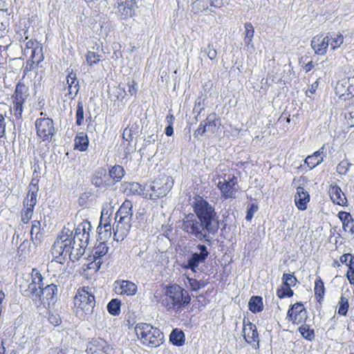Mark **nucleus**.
Wrapping results in <instances>:
<instances>
[{
	"mask_svg": "<svg viewBox=\"0 0 354 354\" xmlns=\"http://www.w3.org/2000/svg\"><path fill=\"white\" fill-rule=\"evenodd\" d=\"M352 256L350 254H344L340 257V261L350 266L352 265Z\"/></svg>",
	"mask_w": 354,
	"mask_h": 354,
	"instance_id": "obj_60",
	"label": "nucleus"
},
{
	"mask_svg": "<svg viewBox=\"0 0 354 354\" xmlns=\"http://www.w3.org/2000/svg\"><path fill=\"white\" fill-rule=\"evenodd\" d=\"M327 39H328L329 46L333 50H335L340 47L344 42V37L340 33H333L327 35Z\"/></svg>",
	"mask_w": 354,
	"mask_h": 354,
	"instance_id": "obj_36",
	"label": "nucleus"
},
{
	"mask_svg": "<svg viewBox=\"0 0 354 354\" xmlns=\"http://www.w3.org/2000/svg\"><path fill=\"white\" fill-rule=\"evenodd\" d=\"M348 308V299L342 296L339 301L338 314L341 315H346Z\"/></svg>",
	"mask_w": 354,
	"mask_h": 354,
	"instance_id": "obj_47",
	"label": "nucleus"
},
{
	"mask_svg": "<svg viewBox=\"0 0 354 354\" xmlns=\"http://www.w3.org/2000/svg\"><path fill=\"white\" fill-rule=\"evenodd\" d=\"M115 93L118 100H122L127 94L124 87L120 84L115 89Z\"/></svg>",
	"mask_w": 354,
	"mask_h": 354,
	"instance_id": "obj_56",
	"label": "nucleus"
},
{
	"mask_svg": "<svg viewBox=\"0 0 354 354\" xmlns=\"http://www.w3.org/2000/svg\"><path fill=\"white\" fill-rule=\"evenodd\" d=\"M6 131V122L4 116L0 113V138L3 137Z\"/></svg>",
	"mask_w": 354,
	"mask_h": 354,
	"instance_id": "obj_61",
	"label": "nucleus"
},
{
	"mask_svg": "<svg viewBox=\"0 0 354 354\" xmlns=\"http://www.w3.org/2000/svg\"><path fill=\"white\" fill-rule=\"evenodd\" d=\"M337 217L342 223V227L345 232L350 235L354 234V218L349 212L340 211Z\"/></svg>",
	"mask_w": 354,
	"mask_h": 354,
	"instance_id": "obj_25",
	"label": "nucleus"
},
{
	"mask_svg": "<svg viewBox=\"0 0 354 354\" xmlns=\"http://www.w3.org/2000/svg\"><path fill=\"white\" fill-rule=\"evenodd\" d=\"M136 86L137 84L133 80L128 82V92L130 95H134L137 93Z\"/></svg>",
	"mask_w": 354,
	"mask_h": 354,
	"instance_id": "obj_58",
	"label": "nucleus"
},
{
	"mask_svg": "<svg viewBox=\"0 0 354 354\" xmlns=\"http://www.w3.org/2000/svg\"><path fill=\"white\" fill-rule=\"evenodd\" d=\"M124 186V192L126 193L140 195L145 198L146 186L142 187L140 184L136 182L127 183Z\"/></svg>",
	"mask_w": 354,
	"mask_h": 354,
	"instance_id": "obj_30",
	"label": "nucleus"
},
{
	"mask_svg": "<svg viewBox=\"0 0 354 354\" xmlns=\"http://www.w3.org/2000/svg\"><path fill=\"white\" fill-rule=\"evenodd\" d=\"M175 120V118L173 114L169 113L166 117V122L168 125H173Z\"/></svg>",
	"mask_w": 354,
	"mask_h": 354,
	"instance_id": "obj_64",
	"label": "nucleus"
},
{
	"mask_svg": "<svg viewBox=\"0 0 354 354\" xmlns=\"http://www.w3.org/2000/svg\"><path fill=\"white\" fill-rule=\"evenodd\" d=\"M205 1H208L209 5L212 7L214 8H221L223 5V0H205Z\"/></svg>",
	"mask_w": 354,
	"mask_h": 354,
	"instance_id": "obj_62",
	"label": "nucleus"
},
{
	"mask_svg": "<svg viewBox=\"0 0 354 354\" xmlns=\"http://www.w3.org/2000/svg\"><path fill=\"white\" fill-rule=\"evenodd\" d=\"M237 178L234 171L227 169L218 176L217 186L225 198H234L238 191Z\"/></svg>",
	"mask_w": 354,
	"mask_h": 354,
	"instance_id": "obj_8",
	"label": "nucleus"
},
{
	"mask_svg": "<svg viewBox=\"0 0 354 354\" xmlns=\"http://www.w3.org/2000/svg\"><path fill=\"white\" fill-rule=\"evenodd\" d=\"M74 149L80 151H85L88 147V138L84 132L78 133L75 138Z\"/></svg>",
	"mask_w": 354,
	"mask_h": 354,
	"instance_id": "obj_31",
	"label": "nucleus"
},
{
	"mask_svg": "<svg viewBox=\"0 0 354 354\" xmlns=\"http://www.w3.org/2000/svg\"><path fill=\"white\" fill-rule=\"evenodd\" d=\"M193 207L195 216L204 223L208 229V233L214 234L219 227L214 208L200 196L194 198Z\"/></svg>",
	"mask_w": 354,
	"mask_h": 354,
	"instance_id": "obj_2",
	"label": "nucleus"
},
{
	"mask_svg": "<svg viewBox=\"0 0 354 354\" xmlns=\"http://www.w3.org/2000/svg\"><path fill=\"white\" fill-rule=\"evenodd\" d=\"M100 56L95 52L88 51L86 55V62L90 66L97 64L100 60Z\"/></svg>",
	"mask_w": 354,
	"mask_h": 354,
	"instance_id": "obj_50",
	"label": "nucleus"
},
{
	"mask_svg": "<svg viewBox=\"0 0 354 354\" xmlns=\"http://www.w3.org/2000/svg\"><path fill=\"white\" fill-rule=\"evenodd\" d=\"M115 205V203H113V201H111L109 203H104L102 206L101 216L109 218L112 214L113 209Z\"/></svg>",
	"mask_w": 354,
	"mask_h": 354,
	"instance_id": "obj_46",
	"label": "nucleus"
},
{
	"mask_svg": "<svg viewBox=\"0 0 354 354\" xmlns=\"http://www.w3.org/2000/svg\"><path fill=\"white\" fill-rule=\"evenodd\" d=\"M182 229L200 241L205 239L209 234L208 229L204 223L200 221L194 214H189L185 216L183 220Z\"/></svg>",
	"mask_w": 354,
	"mask_h": 354,
	"instance_id": "obj_9",
	"label": "nucleus"
},
{
	"mask_svg": "<svg viewBox=\"0 0 354 354\" xmlns=\"http://www.w3.org/2000/svg\"><path fill=\"white\" fill-rule=\"evenodd\" d=\"M351 165L347 160H343L337 166V172L341 175H346Z\"/></svg>",
	"mask_w": 354,
	"mask_h": 354,
	"instance_id": "obj_48",
	"label": "nucleus"
},
{
	"mask_svg": "<svg viewBox=\"0 0 354 354\" xmlns=\"http://www.w3.org/2000/svg\"><path fill=\"white\" fill-rule=\"evenodd\" d=\"M344 116L351 125H354V102L349 103L345 108Z\"/></svg>",
	"mask_w": 354,
	"mask_h": 354,
	"instance_id": "obj_44",
	"label": "nucleus"
},
{
	"mask_svg": "<svg viewBox=\"0 0 354 354\" xmlns=\"http://www.w3.org/2000/svg\"><path fill=\"white\" fill-rule=\"evenodd\" d=\"M258 207L254 204L251 205L250 207L247 212V214L245 216L246 220L251 221L253 218L254 214L257 211Z\"/></svg>",
	"mask_w": 354,
	"mask_h": 354,
	"instance_id": "obj_57",
	"label": "nucleus"
},
{
	"mask_svg": "<svg viewBox=\"0 0 354 354\" xmlns=\"http://www.w3.org/2000/svg\"><path fill=\"white\" fill-rule=\"evenodd\" d=\"M209 10L212 12L209 3L205 0H196L192 4V11L195 13Z\"/></svg>",
	"mask_w": 354,
	"mask_h": 354,
	"instance_id": "obj_39",
	"label": "nucleus"
},
{
	"mask_svg": "<svg viewBox=\"0 0 354 354\" xmlns=\"http://www.w3.org/2000/svg\"><path fill=\"white\" fill-rule=\"evenodd\" d=\"M326 156V153L325 151V145H324L319 150L315 151L313 155L308 156L305 159V163L310 167V169H313L318 165L321 164L324 158Z\"/></svg>",
	"mask_w": 354,
	"mask_h": 354,
	"instance_id": "obj_28",
	"label": "nucleus"
},
{
	"mask_svg": "<svg viewBox=\"0 0 354 354\" xmlns=\"http://www.w3.org/2000/svg\"><path fill=\"white\" fill-rule=\"evenodd\" d=\"M35 127L37 136L43 140L50 139L54 134L53 122L48 118H38Z\"/></svg>",
	"mask_w": 354,
	"mask_h": 354,
	"instance_id": "obj_14",
	"label": "nucleus"
},
{
	"mask_svg": "<svg viewBox=\"0 0 354 354\" xmlns=\"http://www.w3.org/2000/svg\"><path fill=\"white\" fill-rule=\"evenodd\" d=\"M253 37H250V39H247V37L244 38V42L245 44L247 50L252 52L254 50V45L252 44Z\"/></svg>",
	"mask_w": 354,
	"mask_h": 354,
	"instance_id": "obj_63",
	"label": "nucleus"
},
{
	"mask_svg": "<svg viewBox=\"0 0 354 354\" xmlns=\"http://www.w3.org/2000/svg\"><path fill=\"white\" fill-rule=\"evenodd\" d=\"M40 227L41 223L39 221L35 220L32 222V226H31V230H30V234L32 239H37L39 237V234L40 232Z\"/></svg>",
	"mask_w": 354,
	"mask_h": 354,
	"instance_id": "obj_51",
	"label": "nucleus"
},
{
	"mask_svg": "<svg viewBox=\"0 0 354 354\" xmlns=\"http://www.w3.org/2000/svg\"><path fill=\"white\" fill-rule=\"evenodd\" d=\"M183 281L185 287L193 291H197L205 286L204 281H198L187 276H185Z\"/></svg>",
	"mask_w": 354,
	"mask_h": 354,
	"instance_id": "obj_34",
	"label": "nucleus"
},
{
	"mask_svg": "<svg viewBox=\"0 0 354 354\" xmlns=\"http://www.w3.org/2000/svg\"><path fill=\"white\" fill-rule=\"evenodd\" d=\"M310 201V195L303 187H298L295 195V203L299 210H305Z\"/></svg>",
	"mask_w": 354,
	"mask_h": 354,
	"instance_id": "obj_26",
	"label": "nucleus"
},
{
	"mask_svg": "<svg viewBox=\"0 0 354 354\" xmlns=\"http://www.w3.org/2000/svg\"><path fill=\"white\" fill-rule=\"evenodd\" d=\"M84 121V107L81 102L77 103V111H76V124L78 126L82 124Z\"/></svg>",
	"mask_w": 354,
	"mask_h": 354,
	"instance_id": "obj_49",
	"label": "nucleus"
},
{
	"mask_svg": "<svg viewBox=\"0 0 354 354\" xmlns=\"http://www.w3.org/2000/svg\"><path fill=\"white\" fill-rule=\"evenodd\" d=\"M243 333L244 339L248 344L257 342L259 344V337L255 325L250 323L245 326L243 328Z\"/></svg>",
	"mask_w": 354,
	"mask_h": 354,
	"instance_id": "obj_29",
	"label": "nucleus"
},
{
	"mask_svg": "<svg viewBox=\"0 0 354 354\" xmlns=\"http://www.w3.org/2000/svg\"><path fill=\"white\" fill-rule=\"evenodd\" d=\"M29 94L28 88L24 85H17L15 93V99L13 101L12 109L14 111L15 116L18 118L21 117L23 113V104L26 102Z\"/></svg>",
	"mask_w": 354,
	"mask_h": 354,
	"instance_id": "obj_13",
	"label": "nucleus"
},
{
	"mask_svg": "<svg viewBox=\"0 0 354 354\" xmlns=\"http://www.w3.org/2000/svg\"><path fill=\"white\" fill-rule=\"evenodd\" d=\"M328 194L333 203L345 206L347 204V199L342 189L335 183L330 185Z\"/></svg>",
	"mask_w": 354,
	"mask_h": 354,
	"instance_id": "obj_22",
	"label": "nucleus"
},
{
	"mask_svg": "<svg viewBox=\"0 0 354 354\" xmlns=\"http://www.w3.org/2000/svg\"><path fill=\"white\" fill-rule=\"evenodd\" d=\"M287 317L296 324L303 322L306 318V311L303 304L297 302L292 305L288 310Z\"/></svg>",
	"mask_w": 354,
	"mask_h": 354,
	"instance_id": "obj_20",
	"label": "nucleus"
},
{
	"mask_svg": "<svg viewBox=\"0 0 354 354\" xmlns=\"http://www.w3.org/2000/svg\"><path fill=\"white\" fill-rule=\"evenodd\" d=\"M109 248L104 242H100L92 250L93 261L100 263V259L108 252Z\"/></svg>",
	"mask_w": 354,
	"mask_h": 354,
	"instance_id": "obj_32",
	"label": "nucleus"
},
{
	"mask_svg": "<svg viewBox=\"0 0 354 354\" xmlns=\"http://www.w3.org/2000/svg\"><path fill=\"white\" fill-rule=\"evenodd\" d=\"M282 282L288 284L289 286H295L297 284V280L292 274L284 273L282 276Z\"/></svg>",
	"mask_w": 354,
	"mask_h": 354,
	"instance_id": "obj_52",
	"label": "nucleus"
},
{
	"mask_svg": "<svg viewBox=\"0 0 354 354\" xmlns=\"http://www.w3.org/2000/svg\"><path fill=\"white\" fill-rule=\"evenodd\" d=\"M162 304L169 309H180L190 302L191 298L187 290L178 285H171L166 288Z\"/></svg>",
	"mask_w": 354,
	"mask_h": 354,
	"instance_id": "obj_5",
	"label": "nucleus"
},
{
	"mask_svg": "<svg viewBox=\"0 0 354 354\" xmlns=\"http://www.w3.org/2000/svg\"><path fill=\"white\" fill-rule=\"evenodd\" d=\"M61 244L62 242L55 241L53 245L52 254L54 259L51 261L50 266H53L55 263L62 264L66 256L70 258V253L65 252V249Z\"/></svg>",
	"mask_w": 354,
	"mask_h": 354,
	"instance_id": "obj_27",
	"label": "nucleus"
},
{
	"mask_svg": "<svg viewBox=\"0 0 354 354\" xmlns=\"http://www.w3.org/2000/svg\"><path fill=\"white\" fill-rule=\"evenodd\" d=\"M124 175V170L120 165H115L109 170V176L115 182L120 181Z\"/></svg>",
	"mask_w": 354,
	"mask_h": 354,
	"instance_id": "obj_41",
	"label": "nucleus"
},
{
	"mask_svg": "<svg viewBox=\"0 0 354 354\" xmlns=\"http://www.w3.org/2000/svg\"><path fill=\"white\" fill-rule=\"evenodd\" d=\"M120 301L117 299H113L109 301L107 305V309L110 314L113 315H118L120 312Z\"/></svg>",
	"mask_w": 354,
	"mask_h": 354,
	"instance_id": "obj_42",
	"label": "nucleus"
},
{
	"mask_svg": "<svg viewBox=\"0 0 354 354\" xmlns=\"http://www.w3.org/2000/svg\"><path fill=\"white\" fill-rule=\"evenodd\" d=\"M115 292L121 296L131 297L138 292L137 285L131 281L118 279L113 283Z\"/></svg>",
	"mask_w": 354,
	"mask_h": 354,
	"instance_id": "obj_15",
	"label": "nucleus"
},
{
	"mask_svg": "<svg viewBox=\"0 0 354 354\" xmlns=\"http://www.w3.org/2000/svg\"><path fill=\"white\" fill-rule=\"evenodd\" d=\"M110 217L101 216L100 225L98 226L99 234H104V238H108L111 235V225L110 222Z\"/></svg>",
	"mask_w": 354,
	"mask_h": 354,
	"instance_id": "obj_33",
	"label": "nucleus"
},
{
	"mask_svg": "<svg viewBox=\"0 0 354 354\" xmlns=\"http://www.w3.org/2000/svg\"><path fill=\"white\" fill-rule=\"evenodd\" d=\"M106 170L102 169L100 170H97L95 172L94 177L92 178V183L93 185L98 187H104L106 183Z\"/></svg>",
	"mask_w": 354,
	"mask_h": 354,
	"instance_id": "obj_35",
	"label": "nucleus"
},
{
	"mask_svg": "<svg viewBox=\"0 0 354 354\" xmlns=\"http://www.w3.org/2000/svg\"><path fill=\"white\" fill-rule=\"evenodd\" d=\"M249 308L252 313H259L263 310V301L261 297H252L249 301Z\"/></svg>",
	"mask_w": 354,
	"mask_h": 354,
	"instance_id": "obj_38",
	"label": "nucleus"
},
{
	"mask_svg": "<svg viewBox=\"0 0 354 354\" xmlns=\"http://www.w3.org/2000/svg\"><path fill=\"white\" fill-rule=\"evenodd\" d=\"M48 321L50 324H52L54 326H59L62 321L61 318L57 314L51 313L48 316Z\"/></svg>",
	"mask_w": 354,
	"mask_h": 354,
	"instance_id": "obj_55",
	"label": "nucleus"
},
{
	"mask_svg": "<svg viewBox=\"0 0 354 354\" xmlns=\"http://www.w3.org/2000/svg\"><path fill=\"white\" fill-rule=\"evenodd\" d=\"M204 52L206 53L207 57L213 60L216 59L217 56V52L214 46V45L211 43H209L207 48L204 49Z\"/></svg>",
	"mask_w": 354,
	"mask_h": 354,
	"instance_id": "obj_53",
	"label": "nucleus"
},
{
	"mask_svg": "<svg viewBox=\"0 0 354 354\" xmlns=\"http://www.w3.org/2000/svg\"><path fill=\"white\" fill-rule=\"evenodd\" d=\"M219 126L220 122L216 113H211L200 123L199 127L194 131V136L195 138H198L205 133L214 135L217 132Z\"/></svg>",
	"mask_w": 354,
	"mask_h": 354,
	"instance_id": "obj_12",
	"label": "nucleus"
},
{
	"mask_svg": "<svg viewBox=\"0 0 354 354\" xmlns=\"http://www.w3.org/2000/svg\"><path fill=\"white\" fill-rule=\"evenodd\" d=\"M94 289L84 286L77 289L74 297V313L80 319H88L93 314L95 306Z\"/></svg>",
	"mask_w": 354,
	"mask_h": 354,
	"instance_id": "obj_1",
	"label": "nucleus"
},
{
	"mask_svg": "<svg viewBox=\"0 0 354 354\" xmlns=\"http://www.w3.org/2000/svg\"><path fill=\"white\" fill-rule=\"evenodd\" d=\"M196 249L198 252L193 253L187 263H182V268L185 270L190 269L192 272H196L199 264L205 261L209 255L207 247L205 245H198Z\"/></svg>",
	"mask_w": 354,
	"mask_h": 354,
	"instance_id": "obj_11",
	"label": "nucleus"
},
{
	"mask_svg": "<svg viewBox=\"0 0 354 354\" xmlns=\"http://www.w3.org/2000/svg\"><path fill=\"white\" fill-rule=\"evenodd\" d=\"M173 179L170 176H164L154 180L149 186L146 185L145 198L157 200L167 195L173 187Z\"/></svg>",
	"mask_w": 354,
	"mask_h": 354,
	"instance_id": "obj_7",
	"label": "nucleus"
},
{
	"mask_svg": "<svg viewBox=\"0 0 354 354\" xmlns=\"http://www.w3.org/2000/svg\"><path fill=\"white\" fill-rule=\"evenodd\" d=\"M346 277L351 285L354 286V268L350 265L346 273Z\"/></svg>",
	"mask_w": 354,
	"mask_h": 354,
	"instance_id": "obj_59",
	"label": "nucleus"
},
{
	"mask_svg": "<svg viewBox=\"0 0 354 354\" xmlns=\"http://www.w3.org/2000/svg\"><path fill=\"white\" fill-rule=\"evenodd\" d=\"M299 331L301 335L308 340H312L314 337L313 330L310 329V327L307 324H303L299 328Z\"/></svg>",
	"mask_w": 354,
	"mask_h": 354,
	"instance_id": "obj_43",
	"label": "nucleus"
},
{
	"mask_svg": "<svg viewBox=\"0 0 354 354\" xmlns=\"http://www.w3.org/2000/svg\"><path fill=\"white\" fill-rule=\"evenodd\" d=\"M75 239L77 238L73 236V231L64 227L55 241L62 242V247L65 249V252L70 253V259L72 261L78 259L84 252L80 243L76 244Z\"/></svg>",
	"mask_w": 354,
	"mask_h": 354,
	"instance_id": "obj_6",
	"label": "nucleus"
},
{
	"mask_svg": "<svg viewBox=\"0 0 354 354\" xmlns=\"http://www.w3.org/2000/svg\"><path fill=\"white\" fill-rule=\"evenodd\" d=\"M66 76V82L64 89H67L68 95L69 98L73 99L77 94L80 89L79 81L77 78V75L72 69L68 68Z\"/></svg>",
	"mask_w": 354,
	"mask_h": 354,
	"instance_id": "obj_21",
	"label": "nucleus"
},
{
	"mask_svg": "<svg viewBox=\"0 0 354 354\" xmlns=\"http://www.w3.org/2000/svg\"><path fill=\"white\" fill-rule=\"evenodd\" d=\"M325 292V288L324 285V282L322 281L321 279H316L315 282V294L317 297H319V299H322Z\"/></svg>",
	"mask_w": 354,
	"mask_h": 354,
	"instance_id": "obj_45",
	"label": "nucleus"
},
{
	"mask_svg": "<svg viewBox=\"0 0 354 354\" xmlns=\"http://www.w3.org/2000/svg\"><path fill=\"white\" fill-rule=\"evenodd\" d=\"M31 277L32 281L29 284L27 291L29 292V295L32 300L37 301V299H41V295L39 294L38 290L41 289V287L44 285L43 283V277L37 269H32Z\"/></svg>",
	"mask_w": 354,
	"mask_h": 354,
	"instance_id": "obj_16",
	"label": "nucleus"
},
{
	"mask_svg": "<svg viewBox=\"0 0 354 354\" xmlns=\"http://www.w3.org/2000/svg\"><path fill=\"white\" fill-rule=\"evenodd\" d=\"M335 91L340 97L353 95L354 93V77H349L346 81L338 82L335 87Z\"/></svg>",
	"mask_w": 354,
	"mask_h": 354,
	"instance_id": "obj_23",
	"label": "nucleus"
},
{
	"mask_svg": "<svg viewBox=\"0 0 354 354\" xmlns=\"http://www.w3.org/2000/svg\"><path fill=\"white\" fill-rule=\"evenodd\" d=\"M28 193L24 201V208L21 211V221L28 223L32 217L33 209L37 203V196L39 187L32 182L28 187Z\"/></svg>",
	"mask_w": 354,
	"mask_h": 354,
	"instance_id": "obj_10",
	"label": "nucleus"
},
{
	"mask_svg": "<svg viewBox=\"0 0 354 354\" xmlns=\"http://www.w3.org/2000/svg\"><path fill=\"white\" fill-rule=\"evenodd\" d=\"M133 0H116L114 3L115 14L121 19H127L132 17L133 13Z\"/></svg>",
	"mask_w": 354,
	"mask_h": 354,
	"instance_id": "obj_17",
	"label": "nucleus"
},
{
	"mask_svg": "<svg viewBox=\"0 0 354 354\" xmlns=\"http://www.w3.org/2000/svg\"><path fill=\"white\" fill-rule=\"evenodd\" d=\"M132 209L133 204L131 201L126 200L116 213L115 223L113 229L114 239L117 241H122L131 229L133 216Z\"/></svg>",
	"mask_w": 354,
	"mask_h": 354,
	"instance_id": "obj_3",
	"label": "nucleus"
},
{
	"mask_svg": "<svg viewBox=\"0 0 354 354\" xmlns=\"http://www.w3.org/2000/svg\"><path fill=\"white\" fill-rule=\"evenodd\" d=\"M169 340L174 345L182 346L185 342V335L182 330L174 329L170 334Z\"/></svg>",
	"mask_w": 354,
	"mask_h": 354,
	"instance_id": "obj_37",
	"label": "nucleus"
},
{
	"mask_svg": "<svg viewBox=\"0 0 354 354\" xmlns=\"http://www.w3.org/2000/svg\"><path fill=\"white\" fill-rule=\"evenodd\" d=\"M245 36L247 39H250V37H254V30L252 24L251 23H245Z\"/></svg>",
	"mask_w": 354,
	"mask_h": 354,
	"instance_id": "obj_54",
	"label": "nucleus"
},
{
	"mask_svg": "<svg viewBox=\"0 0 354 354\" xmlns=\"http://www.w3.org/2000/svg\"><path fill=\"white\" fill-rule=\"evenodd\" d=\"M91 228V223L88 221H82L75 228V238L80 241L83 249L88 245Z\"/></svg>",
	"mask_w": 354,
	"mask_h": 354,
	"instance_id": "obj_19",
	"label": "nucleus"
},
{
	"mask_svg": "<svg viewBox=\"0 0 354 354\" xmlns=\"http://www.w3.org/2000/svg\"><path fill=\"white\" fill-rule=\"evenodd\" d=\"M38 292L41 295V299H37V300L40 301L41 304L48 306L55 304L57 293V286L53 283L47 285L44 288L41 287V289H39Z\"/></svg>",
	"mask_w": 354,
	"mask_h": 354,
	"instance_id": "obj_18",
	"label": "nucleus"
},
{
	"mask_svg": "<svg viewBox=\"0 0 354 354\" xmlns=\"http://www.w3.org/2000/svg\"><path fill=\"white\" fill-rule=\"evenodd\" d=\"M135 331L140 343L149 348H156L164 342L162 333L156 327L146 324H138Z\"/></svg>",
	"mask_w": 354,
	"mask_h": 354,
	"instance_id": "obj_4",
	"label": "nucleus"
},
{
	"mask_svg": "<svg viewBox=\"0 0 354 354\" xmlns=\"http://www.w3.org/2000/svg\"><path fill=\"white\" fill-rule=\"evenodd\" d=\"M328 41L327 35H316L311 41V46L316 54L322 55L326 53L327 48L329 46Z\"/></svg>",
	"mask_w": 354,
	"mask_h": 354,
	"instance_id": "obj_24",
	"label": "nucleus"
},
{
	"mask_svg": "<svg viewBox=\"0 0 354 354\" xmlns=\"http://www.w3.org/2000/svg\"><path fill=\"white\" fill-rule=\"evenodd\" d=\"M293 294L291 286L284 282H282L281 286L277 290V295L279 298L290 297Z\"/></svg>",
	"mask_w": 354,
	"mask_h": 354,
	"instance_id": "obj_40",
	"label": "nucleus"
}]
</instances>
